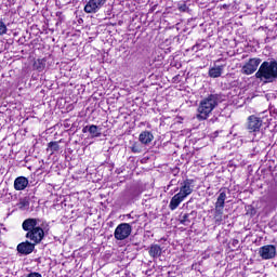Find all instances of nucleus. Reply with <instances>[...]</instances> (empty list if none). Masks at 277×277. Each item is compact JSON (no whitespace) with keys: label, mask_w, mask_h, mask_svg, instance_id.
Returning <instances> with one entry per match:
<instances>
[{"label":"nucleus","mask_w":277,"mask_h":277,"mask_svg":"<svg viewBox=\"0 0 277 277\" xmlns=\"http://www.w3.org/2000/svg\"><path fill=\"white\" fill-rule=\"evenodd\" d=\"M195 181L192 179L184 180L180 185V194L182 197L187 198V196H192L194 194Z\"/></svg>","instance_id":"1a4fd4ad"},{"label":"nucleus","mask_w":277,"mask_h":277,"mask_svg":"<svg viewBox=\"0 0 277 277\" xmlns=\"http://www.w3.org/2000/svg\"><path fill=\"white\" fill-rule=\"evenodd\" d=\"M19 209H25V207H29V201L27 199H22L18 203Z\"/></svg>","instance_id":"393cba45"},{"label":"nucleus","mask_w":277,"mask_h":277,"mask_svg":"<svg viewBox=\"0 0 277 277\" xmlns=\"http://www.w3.org/2000/svg\"><path fill=\"white\" fill-rule=\"evenodd\" d=\"M177 10H180V12H189V6H187V3L185 2H180L177 4Z\"/></svg>","instance_id":"5701e85b"},{"label":"nucleus","mask_w":277,"mask_h":277,"mask_svg":"<svg viewBox=\"0 0 277 277\" xmlns=\"http://www.w3.org/2000/svg\"><path fill=\"white\" fill-rule=\"evenodd\" d=\"M127 217H131V214H127Z\"/></svg>","instance_id":"2f4dec72"},{"label":"nucleus","mask_w":277,"mask_h":277,"mask_svg":"<svg viewBox=\"0 0 277 277\" xmlns=\"http://www.w3.org/2000/svg\"><path fill=\"white\" fill-rule=\"evenodd\" d=\"M175 192H179V188H176Z\"/></svg>","instance_id":"473e14b6"},{"label":"nucleus","mask_w":277,"mask_h":277,"mask_svg":"<svg viewBox=\"0 0 277 277\" xmlns=\"http://www.w3.org/2000/svg\"><path fill=\"white\" fill-rule=\"evenodd\" d=\"M107 0H89L84 6V12L87 14H96V12L102 9Z\"/></svg>","instance_id":"9d476101"},{"label":"nucleus","mask_w":277,"mask_h":277,"mask_svg":"<svg viewBox=\"0 0 277 277\" xmlns=\"http://www.w3.org/2000/svg\"><path fill=\"white\" fill-rule=\"evenodd\" d=\"M259 256L263 261H269L272 259H276V246L274 245H265L259 249Z\"/></svg>","instance_id":"0eeeda50"},{"label":"nucleus","mask_w":277,"mask_h":277,"mask_svg":"<svg viewBox=\"0 0 277 277\" xmlns=\"http://www.w3.org/2000/svg\"><path fill=\"white\" fill-rule=\"evenodd\" d=\"M48 150H51L52 155H53V153H57L60 150V143L58 142H50L48 144Z\"/></svg>","instance_id":"412c9836"},{"label":"nucleus","mask_w":277,"mask_h":277,"mask_svg":"<svg viewBox=\"0 0 277 277\" xmlns=\"http://www.w3.org/2000/svg\"><path fill=\"white\" fill-rule=\"evenodd\" d=\"M239 245V240L238 239H234L233 242H232V246H238Z\"/></svg>","instance_id":"cd10ccee"},{"label":"nucleus","mask_w":277,"mask_h":277,"mask_svg":"<svg viewBox=\"0 0 277 277\" xmlns=\"http://www.w3.org/2000/svg\"><path fill=\"white\" fill-rule=\"evenodd\" d=\"M16 250L17 254H21V256H29V254L36 250V245L31 242V240H25L17 245Z\"/></svg>","instance_id":"6e6552de"},{"label":"nucleus","mask_w":277,"mask_h":277,"mask_svg":"<svg viewBox=\"0 0 277 277\" xmlns=\"http://www.w3.org/2000/svg\"><path fill=\"white\" fill-rule=\"evenodd\" d=\"M153 140H155V136L150 133V131H143L138 136V142L145 146H148Z\"/></svg>","instance_id":"ddd939ff"},{"label":"nucleus","mask_w":277,"mask_h":277,"mask_svg":"<svg viewBox=\"0 0 277 277\" xmlns=\"http://www.w3.org/2000/svg\"><path fill=\"white\" fill-rule=\"evenodd\" d=\"M254 213H256V210L252 209L251 215H254Z\"/></svg>","instance_id":"7c9ffc66"},{"label":"nucleus","mask_w":277,"mask_h":277,"mask_svg":"<svg viewBox=\"0 0 277 277\" xmlns=\"http://www.w3.org/2000/svg\"><path fill=\"white\" fill-rule=\"evenodd\" d=\"M183 200H185L184 197L181 196V194H175L172 198L171 201L169 203V209L171 211H176V209H179V206L181 205V202H183Z\"/></svg>","instance_id":"f8f14e48"},{"label":"nucleus","mask_w":277,"mask_h":277,"mask_svg":"<svg viewBox=\"0 0 277 277\" xmlns=\"http://www.w3.org/2000/svg\"><path fill=\"white\" fill-rule=\"evenodd\" d=\"M197 213L196 211H192L190 213H184L182 215V219L180 220V224H183L184 226H189L192 219L196 217Z\"/></svg>","instance_id":"2eb2a0df"},{"label":"nucleus","mask_w":277,"mask_h":277,"mask_svg":"<svg viewBox=\"0 0 277 277\" xmlns=\"http://www.w3.org/2000/svg\"><path fill=\"white\" fill-rule=\"evenodd\" d=\"M82 133H90V126H85L82 128Z\"/></svg>","instance_id":"bb28decb"},{"label":"nucleus","mask_w":277,"mask_h":277,"mask_svg":"<svg viewBox=\"0 0 277 277\" xmlns=\"http://www.w3.org/2000/svg\"><path fill=\"white\" fill-rule=\"evenodd\" d=\"M261 127H263V119L254 115L248 117L247 131H249V133H252L253 135L261 133Z\"/></svg>","instance_id":"39448f33"},{"label":"nucleus","mask_w":277,"mask_h":277,"mask_svg":"<svg viewBox=\"0 0 277 277\" xmlns=\"http://www.w3.org/2000/svg\"><path fill=\"white\" fill-rule=\"evenodd\" d=\"M23 230H25L26 239H29L32 243L38 246L42 243V240L49 235V229L38 225V219H26L22 224Z\"/></svg>","instance_id":"f257e3e1"},{"label":"nucleus","mask_w":277,"mask_h":277,"mask_svg":"<svg viewBox=\"0 0 277 277\" xmlns=\"http://www.w3.org/2000/svg\"><path fill=\"white\" fill-rule=\"evenodd\" d=\"M89 133L92 138L101 137V135H102L101 128H98V126H94V124L89 126Z\"/></svg>","instance_id":"6ab92c4d"},{"label":"nucleus","mask_w":277,"mask_h":277,"mask_svg":"<svg viewBox=\"0 0 277 277\" xmlns=\"http://www.w3.org/2000/svg\"><path fill=\"white\" fill-rule=\"evenodd\" d=\"M175 182V180H171L170 185L168 187H172V185H174Z\"/></svg>","instance_id":"c85d7f7f"},{"label":"nucleus","mask_w":277,"mask_h":277,"mask_svg":"<svg viewBox=\"0 0 277 277\" xmlns=\"http://www.w3.org/2000/svg\"><path fill=\"white\" fill-rule=\"evenodd\" d=\"M222 215H224V209L222 208H215L214 210V220L216 224H220L222 222Z\"/></svg>","instance_id":"aec40b11"},{"label":"nucleus","mask_w":277,"mask_h":277,"mask_svg":"<svg viewBox=\"0 0 277 277\" xmlns=\"http://www.w3.org/2000/svg\"><path fill=\"white\" fill-rule=\"evenodd\" d=\"M8 34V26L0 19V36Z\"/></svg>","instance_id":"b1692460"},{"label":"nucleus","mask_w":277,"mask_h":277,"mask_svg":"<svg viewBox=\"0 0 277 277\" xmlns=\"http://www.w3.org/2000/svg\"><path fill=\"white\" fill-rule=\"evenodd\" d=\"M222 72H224V65H219L210 68L208 71V76L211 77V79H217L222 77Z\"/></svg>","instance_id":"4468645a"},{"label":"nucleus","mask_w":277,"mask_h":277,"mask_svg":"<svg viewBox=\"0 0 277 277\" xmlns=\"http://www.w3.org/2000/svg\"><path fill=\"white\" fill-rule=\"evenodd\" d=\"M26 277H42V274L34 272L29 273Z\"/></svg>","instance_id":"a878e982"},{"label":"nucleus","mask_w":277,"mask_h":277,"mask_svg":"<svg viewBox=\"0 0 277 277\" xmlns=\"http://www.w3.org/2000/svg\"><path fill=\"white\" fill-rule=\"evenodd\" d=\"M255 78L264 83H275L277 81V61L275 58L264 61L255 72Z\"/></svg>","instance_id":"f03ea898"},{"label":"nucleus","mask_w":277,"mask_h":277,"mask_svg":"<svg viewBox=\"0 0 277 277\" xmlns=\"http://www.w3.org/2000/svg\"><path fill=\"white\" fill-rule=\"evenodd\" d=\"M198 47H200L199 44H196L193 47V51H196V49H198Z\"/></svg>","instance_id":"c756f323"},{"label":"nucleus","mask_w":277,"mask_h":277,"mask_svg":"<svg viewBox=\"0 0 277 277\" xmlns=\"http://www.w3.org/2000/svg\"><path fill=\"white\" fill-rule=\"evenodd\" d=\"M226 202V192L220 193L216 202H215V209H224V205Z\"/></svg>","instance_id":"a211bd4d"},{"label":"nucleus","mask_w":277,"mask_h":277,"mask_svg":"<svg viewBox=\"0 0 277 277\" xmlns=\"http://www.w3.org/2000/svg\"><path fill=\"white\" fill-rule=\"evenodd\" d=\"M27 185H29V180L25 176H18L14 181V189L16 192H23V189L27 188Z\"/></svg>","instance_id":"9b49d317"},{"label":"nucleus","mask_w":277,"mask_h":277,"mask_svg":"<svg viewBox=\"0 0 277 277\" xmlns=\"http://www.w3.org/2000/svg\"><path fill=\"white\" fill-rule=\"evenodd\" d=\"M131 150L134 154H140L142 153V144L140 143H133V145L131 146Z\"/></svg>","instance_id":"4be33fe9"},{"label":"nucleus","mask_w":277,"mask_h":277,"mask_svg":"<svg viewBox=\"0 0 277 277\" xmlns=\"http://www.w3.org/2000/svg\"><path fill=\"white\" fill-rule=\"evenodd\" d=\"M261 62H263L259 57L250 58L241 68L242 75H254L256 70H259V66H261Z\"/></svg>","instance_id":"423d86ee"},{"label":"nucleus","mask_w":277,"mask_h":277,"mask_svg":"<svg viewBox=\"0 0 277 277\" xmlns=\"http://www.w3.org/2000/svg\"><path fill=\"white\" fill-rule=\"evenodd\" d=\"M131 233H133V226L130 223H120L115 229L114 237L117 241H124L131 237Z\"/></svg>","instance_id":"20e7f679"},{"label":"nucleus","mask_w":277,"mask_h":277,"mask_svg":"<svg viewBox=\"0 0 277 277\" xmlns=\"http://www.w3.org/2000/svg\"><path fill=\"white\" fill-rule=\"evenodd\" d=\"M148 254L153 259H159V256H161V246H159V245H151L149 247Z\"/></svg>","instance_id":"dca6fc26"},{"label":"nucleus","mask_w":277,"mask_h":277,"mask_svg":"<svg viewBox=\"0 0 277 277\" xmlns=\"http://www.w3.org/2000/svg\"><path fill=\"white\" fill-rule=\"evenodd\" d=\"M47 68V58H38L34 63V69L38 70V72H42Z\"/></svg>","instance_id":"f3484780"},{"label":"nucleus","mask_w":277,"mask_h":277,"mask_svg":"<svg viewBox=\"0 0 277 277\" xmlns=\"http://www.w3.org/2000/svg\"><path fill=\"white\" fill-rule=\"evenodd\" d=\"M222 103V95L220 94H210L207 97H205L199 106H198V115L197 118L199 120H207L209 118L211 111L216 108L217 105Z\"/></svg>","instance_id":"7ed1b4c3"}]
</instances>
